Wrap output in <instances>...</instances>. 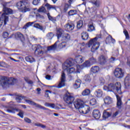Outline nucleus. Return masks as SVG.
Here are the masks:
<instances>
[{"instance_id":"f257e3e1","label":"nucleus","mask_w":130,"mask_h":130,"mask_svg":"<svg viewBox=\"0 0 130 130\" xmlns=\"http://www.w3.org/2000/svg\"><path fill=\"white\" fill-rule=\"evenodd\" d=\"M3 11L4 13L2 14L0 12V27L3 26V23L4 22V25H7V23L9 22V17L7 15H11L13 14V10L10 8H7L6 4L3 5Z\"/></svg>"},{"instance_id":"f03ea898","label":"nucleus","mask_w":130,"mask_h":130,"mask_svg":"<svg viewBox=\"0 0 130 130\" xmlns=\"http://www.w3.org/2000/svg\"><path fill=\"white\" fill-rule=\"evenodd\" d=\"M101 35H98L96 37L93 39H91L88 42V47H91V52H94L95 50H98L99 46H100V39H101Z\"/></svg>"},{"instance_id":"7ed1b4c3","label":"nucleus","mask_w":130,"mask_h":130,"mask_svg":"<svg viewBox=\"0 0 130 130\" xmlns=\"http://www.w3.org/2000/svg\"><path fill=\"white\" fill-rule=\"evenodd\" d=\"M104 89L110 92H117L118 94L121 93V84L119 82L110 83L108 86H104Z\"/></svg>"},{"instance_id":"20e7f679","label":"nucleus","mask_w":130,"mask_h":130,"mask_svg":"<svg viewBox=\"0 0 130 130\" xmlns=\"http://www.w3.org/2000/svg\"><path fill=\"white\" fill-rule=\"evenodd\" d=\"M16 7L22 13H26V12H30L31 11L30 3H29L28 1H21L18 2L16 4Z\"/></svg>"},{"instance_id":"39448f33","label":"nucleus","mask_w":130,"mask_h":130,"mask_svg":"<svg viewBox=\"0 0 130 130\" xmlns=\"http://www.w3.org/2000/svg\"><path fill=\"white\" fill-rule=\"evenodd\" d=\"M15 83L16 79L13 78H9L6 76H3L0 79V84L3 88H7L10 85H14Z\"/></svg>"},{"instance_id":"423d86ee","label":"nucleus","mask_w":130,"mask_h":130,"mask_svg":"<svg viewBox=\"0 0 130 130\" xmlns=\"http://www.w3.org/2000/svg\"><path fill=\"white\" fill-rule=\"evenodd\" d=\"M63 100L68 105H72L74 103V101H75V96H74V94L67 91L63 96Z\"/></svg>"},{"instance_id":"0eeeda50","label":"nucleus","mask_w":130,"mask_h":130,"mask_svg":"<svg viewBox=\"0 0 130 130\" xmlns=\"http://www.w3.org/2000/svg\"><path fill=\"white\" fill-rule=\"evenodd\" d=\"M90 3L94 6V7H92L90 9V12L92 14H93V15H96L97 14V9L100 7L101 2L100 0H90Z\"/></svg>"},{"instance_id":"6e6552de","label":"nucleus","mask_w":130,"mask_h":130,"mask_svg":"<svg viewBox=\"0 0 130 130\" xmlns=\"http://www.w3.org/2000/svg\"><path fill=\"white\" fill-rule=\"evenodd\" d=\"M25 102H26V103L30 104V105H33L34 106H35L37 108H39V109H42L43 110H48V111L49 112L51 111L50 110H49V109H47L45 107L41 106V105L37 104L30 100H25Z\"/></svg>"},{"instance_id":"1a4fd4ad","label":"nucleus","mask_w":130,"mask_h":130,"mask_svg":"<svg viewBox=\"0 0 130 130\" xmlns=\"http://www.w3.org/2000/svg\"><path fill=\"white\" fill-rule=\"evenodd\" d=\"M114 75L117 79H121L123 78L124 73L122 72L121 68H116L114 72Z\"/></svg>"},{"instance_id":"9d476101","label":"nucleus","mask_w":130,"mask_h":130,"mask_svg":"<svg viewBox=\"0 0 130 130\" xmlns=\"http://www.w3.org/2000/svg\"><path fill=\"white\" fill-rule=\"evenodd\" d=\"M61 74V81L56 87L58 89H60V88H62V87L66 86V74H64V71H62Z\"/></svg>"},{"instance_id":"9b49d317","label":"nucleus","mask_w":130,"mask_h":130,"mask_svg":"<svg viewBox=\"0 0 130 130\" xmlns=\"http://www.w3.org/2000/svg\"><path fill=\"white\" fill-rule=\"evenodd\" d=\"M13 102H11L8 104V106H6L7 108H8L6 111L9 113H15L16 111H19V109L14 108L13 107Z\"/></svg>"},{"instance_id":"f8f14e48","label":"nucleus","mask_w":130,"mask_h":130,"mask_svg":"<svg viewBox=\"0 0 130 130\" xmlns=\"http://www.w3.org/2000/svg\"><path fill=\"white\" fill-rule=\"evenodd\" d=\"M74 105L76 109H78V110H79L80 108L83 107V106L84 105V102L82 100L77 99L74 103Z\"/></svg>"},{"instance_id":"ddd939ff","label":"nucleus","mask_w":130,"mask_h":130,"mask_svg":"<svg viewBox=\"0 0 130 130\" xmlns=\"http://www.w3.org/2000/svg\"><path fill=\"white\" fill-rule=\"evenodd\" d=\"M35 48V53L37 55H40V54H43V51H42V47L40 45H36L34 46Z\"/></svg>"},{"instance_id":"4468645a","label":"nucleus","mask_w":130,"mask_h":130,"mask_svg":"<svg viewBox=\"0 0 130 130\" xmlns=\"http://www.w3.org/2000/svg\"><path fill=\"white\" fill-rule=\"evenodd\" d=\"M79 112L80 113H82V114H87L90 112V108L88 106L84 107V105L82 107L79 109Z\"/></svg>"},{"instance_id":"2eb2a0df","label":"nucleus","mask_w":130,"mask_h":130,"mask_svg":"<svg viewBox=\"0 0 130 130\" xmlns=\"http://www.w3.org/2000/svg\"><path fill=\"white\" fill-rule=\"evenodd\" d=\"M64 28L68 31H73V29L75 28V24L73 22H69L64 26Z\"/></svg>"},{"instance_id":"dca6fc26","label":"nucleus","mask_w":130,"mask_h":130,"mask_svg":"<svg viewBox=\"0 0 130 130\" xmlns=\"http://www.w3.org/2000/svg\"><path fill=\"white\" fill-rule=\"evenodd\" d=\"M84 59L83 56L82 55H77L76 56L75 58V61L76 63H82L84 62Z\"/></svg>"},{"instance_id":"f3484780","label":"nucleus","mask_w":130,"mask_h":130,"mask_svg":"<svg viewBox=\"0 0 130 130\" xmlns=\"http://www.w3.org/2000/svg\"><path fill=\"white\" fill-rule=\"evenodd\" d=\"M92 115L95 119H99L101 116L100 111L98 110H94L92 112Z\"/></svg>"},{"instance_id":"a211bd4d","label":"nucleus","mask_w":130,"mask_h":130,"mask_svg":"<svg viewBox=\"0 0 130 130\" xmlns=\"http://www.w3.org/2000/svg\"><path fill=\"white\" fill-rule=\"evenodd\" d=\"M116 98L117 100V108H118V109H121L122 108V102L121 101V98H120V96L118 95H116Z\"/></svg>"},{"instance_id":"6ab92c4d","label":"nucleus","mask_w":130,"mask_h":130,"mask_svg":"<svg viewBox=\"0 0 130 130\" xmlns=\"http://www.w3.org/2000/svg\"><path fill=\"white\" fill-rule=\"evenodd\" d=\"M73 59L67 60L64 63V66L65 67V70H68L69 68H71V67L74 65L73 63Z\"/></svg>"},{"instance_id":"aec40b11","label":"nucleus","mask_w":130,"mask_h":130,"mask_svg":"<svg viewBox=\"0 0 130 130\" xmlns=\"http://www.w3.org/2000/svg\"><path fill=\"white\" fill-rule=\"evenodd\" d=\"M106 44H110V43L114 44L115 43V39H113L112 37L109 35L106 38Z\"/></svg>"},{"instance_id":"412c9836","label":"nucleus","mask_w":130,"mask_h":130,"mask_svg":"<svg viewBox=\"0 0 130 130\" xmlns=\"http://www.w3.org/2000/svg\"><path fill=\"white\" fill-rule=\"evenodd\" d=\"M56 31H57L56 35H57V39H59V38L61 37V35H63V34H64V30H63V29L61 28H57Z\"/></svg>"},{"instance_id":"4be33fe9","label":"nucleus","mask_w":130,"mask_h":130,"mask_svg":"<svg viewBox=\"0 0 130 130\" xmlns=\"http://www.w3.org/2000/svg\"><path fill=\"white\" fill-rule=\"evenodd\" d=\"M15 37L16 39H20V40H25L24 35L20 32H16L15 34Z\"/></svg>"},{"instance_id":"5701e85b","label":"nucleus","mask_w":130,"mask_h":130,"mask_svg":"<svg viewBox=\"0 0 130 130\" xmlns=\"http://www.w3.org/2000/svg\"><path fill=\"white\" fill-rule=\"evenodd\" d=\"M57 43H58V41L56 42L54 45L49 46L47 47L48 51H50L51 50H56V48L57 47Z\"/></svg>"},{"instance_id":"b1692460","label":"nucleus","mask_w":130,"mask_h":130,"mask_svg":"<svg viewBox=\"0 0 130 130\" xmlns=\"http://www.w3.org/2000/svg\"><path fill=\"white\" fill-rule=\"evenodd\" d=\"M62 40L64 41H69L71 39V36L69 34L64 33L61 36Z\"/></svg>"},{"instance_id":"393cba45","label":"nucleus","mask_w":130,"mask_h":130,"mask_svg":"<svg viewBox=\"0 0 130 130\" xmlns=\"http://www.w3.org/2000/svg\"><path fill=\"white\" fill-rule=\"evenodd\" d=\"M99 60L101 64H105L107 61V57L102 55L99 57Z\"/></svg>"},{"instance_id":"a878e982","label":"nucleus","mask_w":130,"mask_h":130,"mask_svg":"<svg viewBox=\"0 0 130 130\" xmlns=\"http://www.w3.org/2000/svg\"><path fill=\"white\" fill-rule=\"evenodd\" d=\"M81 81L80 79H78L75 81V84H74V89H79L81 87Z\"/></svg>"},{"instance_id":"bb28decb","label":"nucleus","mask_w":130,"mask_h":130,"mask_svg":"<svg viewBox=\"0 0 130 130\" xmlns=\"http://www.w3.org/2000/svg\"><path fill=\"white\" fill-rule=\"evenodd\" d=\"M94 94L98 98H101L103 95V91L100 89H98L95 91Z\"/></svg>"},{"instance_id":"cd10ccee","label":"nucleus","mask_w":130,"mask_h":130,"mask_svg":"<svg viewBox=\"0 0 130 130\" xmlns=\"http://www.w3.org/2000/svg\"><path fill=\"white\" fill-rule=\"evenodd\" d=\"M104 100L105 104H107V105H109V104L112 103V99L109 96L105 98Z\"/></svg>"},{"instance_id":"c85d7f7f","label":"nucleus","mask_w":130,"mask_h":130,"mask_svg":"<svg viewBox=\"0 0 130 130\" xmlns=\"http://www.w3.org/2000/svg\"><path fill=\"white\" fill-rule=\"evenodd\" d=\"M100 70V68H99V67L94 66L90 69V71L93 74H96V73H98V72H99Z\"/></svg>"},{"instance_id":"c756f323","label":"nucleus","mask_w":130,"mask_h":130,"mask_svg":"<svg viewBox=\"0 0 130 130\" xmlns=\"http://www.w3.org/2000/svg\"><path fill=\"white\" fill-rule=\"evenodd\" d=\"M47 15L49 19V21H51L53 23H55L56 22V18L51 16V15H50V13H47Z\"/></svg>"},{"instance_id":"7c9ffc66","label":"nucleus","mask_w":130,"mask_h":130,"mask_svg":"<svg viewBox=\"0 0 130 130\" xmlns=\"http://www.w3.org/2000/svg\"><path fill=\"white\" fill-rule=\"evenodd\" d=\"M81 38L82 40H88V38H89V35L87 32H83L81 34Z\"/></svg>"},{"instance_id":"2f4dec72","label":"nucleus","mask_w":130,"mask_h":130,"mask_svg":"<svg viewBox=\"0 0 130 130\" xmlns=\"http://www.w3.org/2000/svg\"><path fill=\"white\" fill-rule=\"evenodd\" d=\"M25 60L26 61H27V62H30V63H32V62H34V61H35V59H34L33 57L29 56L25 57Z\"/></svg>"},{"instance_id":"473e14b6","label":"nucleus","mask_w":130,"mask_h":130,"mask_svg":"<svg viewBox=\"0 0 130 130\" xmlns=\"http://www.w3.org/2000/svg\"><path fill=\"white\" fill-rule=\"evenodd\" d=\"M90 93L91 91H90V89H86L82 91V96H89Z\"/></svg>"},{"instance_id":"72a5a7b5","label":"nucleus","mask_w":130,"mask_h":130,"mask_svg":"<svg viewBox=\"0 0 130 130\" xmlns=\"http://www.w3.org/2000/svg\"><path fill=\"white\" fill-rule=\"evenodd\" d=\"M45 7H46L48 11H50V10H56V7L55 6L50 5L48 4V3H47L45 5Z\"/></svg>"},{"instance_id":"f704fd0d","label":"nucleus","mask_w":130,"mask_h":130,"mask_svg":"<svg viewBox=\"0 0 130 130\" xmlns=\"http://www.w3.org/2000/svg\"><path fill=\"white\" fill-rule=\"evenodd\" d=\"M110 116H111V114L109 112L106 111L104 112L103 115V118L106 119L107 118H108V117H110Z\"/></svg>"},{"instance_id":"c9c22d12","label":"nucleus","mask_w":130,"mask_h":130,"mask_svg":"<svg viewBox=\"0 0 130 130\" xmlns=\"http://www.w3.org/2000/svg\"><path fill=\"white\" fill-rule=\"evenodd\" d=\"M66 46H67V42H62L58 45V48L62 49V48H64Z\"/></svg>"},{"instance_id":"e433bc0d","label":"nucleus","mask_w":130,"mask_h":130,"mask_svg":"<svg viewBox=\"0 0 130 130\" xmlns=\"http://www.w3.org/2000/svg\"><path fill=\"white\" fill-rule=\"evenodd\" d=\"M83 80L86 83H90V82H91V77L89 75H86L84 77Z\"/></svg>"},{"instance_id":"4c0bfd02","label":"nucleus","mask_w":130,"mask_h":130,"mask_svg":"<svg viewBox=\"0 0 130 130\" xmlns=\"http://www.w3.org/2000/svg\"><path fill=\"white\" fill-rule=\"evenodd\" d=\"M34 23H35V22H28L23 27V29H25V30H26V29H28V28H29V27L32 26L33 25V24H34Z\"/></svg>"},{"instance_id":"58836bf2","label":"nucleus","mask_w":130,"mask_h":130,"mask_svg":"<svg viewBox=\"0 0 130 130\" xmlns=\"http://www.w3.org/2000/svg\"><path fill=\"white\" fill-rule=\"evenodd\" d=\"M88 28L87 29V31L88 32H93V31H95V27L93 24H89L88 25Z\"/></svg>"},{"instance_id":"ea45409f","label":"nucleus","mask_w":130,"mask_h":130,"mask_svg":"<svg viewBox=\"0 0 130 130\" xmlns=\"http://www.w3.org/2000/svg\"><path fill=\"white\" fill-rule=\"evenodd\" d=\"M82 67L83 68H89V67H91V63H90V61L86 60L82 64Z\"/></svg>"},{"instance_id":"a19ab883","label":"nucleus","mask_w":130,"mask_h":130,"mask_svg":"<svg viewBox=\"0 0 130 130\" xmlns=\"http://www.w3.org/2000/svg\"><path fill=\"white\" fill-rule=\"evenodd\" d=\"M77 11L76 10H71L69 12H68V15L69 16H75V15H77Z\"/></svg>"},{"instance_id":"79ce46f5","label":"nucleus","mask_w":130,"mask_h":130,"mask_svg":"<svg viewBox=\"0 0 130 130\" xmlns=\"http://www.w3.org/2000/svg\"><path fill=\"white\" fill-rule=\"evenodd\" d=\"M34 28H36L37 29H39V30H41L42 31L43 30V26L42 25H40L39 23H35L34 25Z\"/></svg>"},{"instance_id":"37998d69","label":"nucleus","mask_w":130,"mask_h":130,"mask_svg":"<svg viewBox=\"0 0 130 130\" xmlns=\"http://www.w3.org/2000/svg\"><path fill=\"white\" fill-rule=\"evenodd\" d=\"M83 21L82 20H79L77 22V29H81L83 27Z\"/></svg>"},{"instance_id":"c03bdc74","label":"nucleus","mask_w":130,"mask_h":130,"mask_svg":"<svg viewBox=\"0 0 130 130\" xmlns=\"http://www.w3.org/2000/svg\"><path fill=\"white\" fill-rule=\"evenodd\" d=\"M34 124L36 126L42 127V128H46V126L45 125H43L40 123H34Z\"/></svg>"},{"instance_id":"a18cd8bd","label":"nucleus","mask_w":130,"mask_h":130,"mask_svg":"<svg viewBox=\"0 0 130 130\" xmlns=\"http://www.w3.org/2000/svg\"><path fill=\"white\" fill-rule=\"evenodd\" d=\"M37 12H39V13H46V9L44 7L42 6L37 10Z\"/></svg>"},{"instance_id":"49530a36","label":"nucleus","mask_w":130,"mask_h":130,"mask_svg":"<svg viewBox=\"0 0 130 130\" xmlns=\"http://www.w3.org/2000/svg\"><path fill=\"white\" fill-rule=\"evenodd\" d=\"M90 104L92 105V106H94V105H96L97 101L95 99H92L90 101Z\"/></svg>"},{"instance_id":"de8ad7c7","label":"nucleus","mask_w":130,"mask_h":130,"mask_svg":"<svg viewBox=\"0 0 130 130\" xmlns=\"http://www.w3.org/2000/svg\"><path fill=\"white\" fill-rule=\"evenodd\" d=\"M53 36H54V34H53V32H49L46 35L48 39H50V40H51V39L53 38Z\"/></svg>"},{"instance_id":"09e8293b","label":"nucleus","mask_w":130,"mask_h":130,"mask_svg":"<svg viewBox=\"0 0 130 130\" xmlns=\"http://www.w3.org/2000/svg\"><path fill=\"white\" fill-rule=\"evenodd\" d=\"M130 80V76H127L125 78V83L124 85L125 87H127V86H129V85L127 84V83H128V81Z\"/></svg>"},{"instance_id":"8fccbe9b","label":"nucleus","mask_w":130,"mask_h":130,"mask_svg":"<svg viewBox=\"0 0 130 130\" xmlns=\"http://www.w3.org/2000/svg\"><path fill=\"white\" fill-rule=\"evenodd\" d=\"M123 33L125 36L126 39L128 40V39H129V35H128V32H127V30H126V29H124L123 30Z\"/></svg>"},{"instance_id":"3c124183","label":"nucleus","mask_w":130,"mask_h":130,"mask_svg":"<svg viewBox=\"0 0 130 130\" xmlns=\"http://www.w3.org/2000/svg\"><path fill=\"white\" fill-rule=\"evenodd\" d=\"M69 74H73V73H78V71H76V69L74 68H71L68 70ZM79 73H80L79 72Z\"/></svg>"},{"instance_id":"603ef678","label":"nucleus","mask_w":130,"mask_h":130,"mask_svg":"<svg viewBox=\"0 0 130 130\" xmlns=\"http://www.w3.org/2000/svg\"><path fill=\"white\" fill-rule=\"evenodd\" d=\"M18 111H19V113L17 114V115H18V116H20L21 118H24V112L19 109H18Z\"/></svg>"},{"instance_id":"864d4df0","label":"nucleus","mask_w":130,"mask_h":130,"mask_svg":"<svg viewBox=\"0 0 130 130\" xmlns=\"http://www.w3.org/2000/svg\"><path fill=\"white\" fill-rule=\"evenodd\" d=\"M70 7H71V5L66 4L64 7L63 12L64 13H66L67 12L68 10H69V8Z\"/></svg>"},{"instance_id":"5fc2aeb1","label":"nucleus","mask_w":130,"mask_h":130,"mask_svg":"<svg viewBox=\"0 0 130 130\" xmlns=\"http://www.w3.org/2000/svg\"><path fill=\"white\" fill-rule=\"evenodd\" d=\"M37 19H40V20H44V16L43 15H41L40 14H37L36 15Z\"/></svg>"},{"instance_id":"6e6d98bb","label":"nucleus","mask_w":130,"mask_h":130,"mask_svg":"<svg viewBox=\"0 0 130 130\" xmlns=\"http://www.w3.org/2000/svg\"><path fill=\"white\" fill-rule=\"evenodd\" d=\"M16 100L18 103H21V101H22V97L21 96L16 95Z\"/></svg>"},{"instance_id":"4d7b16f0","label":"nucleus","mask_w":130,"mask_h":130,"mask_svg":"<svg viewBox=\"0 0 130 130\" xmlns=\"http://www.w3.org/2000/svg\"><path fill=\"white\" fill-rule=\"evenodd\" d=\"M40 3V0H34L32 2V4L34 5V6H37Z\"/></svg>"},{"instance_id":"13d9d810","label":"nucleus","mask_w":130,"mask_h":130,"mask_svg":"<svg viewBox=\"0 0 130 130\" xmlns=\"http://www.w3.org/2000/svg\"><path fill=\"white\" fill-rule=\"evenodd\" d=\"M3 37H4V38H8L9 37V32H4L3 34Z\"/></svg>"},{"instance_id":"bf43d9fd","label":"nucleus","mask_w":130,"mask_h":130,"mask_svg":"<svg viewBox=\"0 0 130 130\" xmlns=\"http://www.w3.org/2000/svg\"><path fill=\"white\" fill-rule=\"evenodd\" d=\"M48 93H50V94H51V91H50L49 90H46V93H45V96L46 98H48V97H49V95H48Z\"/></svg>"},{"instance_id":"052dcab7","label":"nucleus","mask_w":130,"mask_h":130,"mask_svg":"<svg viewBox=\"0 0 130 130\" xmlns=\"http://www.w3.org/2000/svg\"><path fill=\"white\" fill-rule=\"evenodd\" d=\"M24 121H25V122H27V123H31V122H32L31 119H29L27 117L24 118Z\"/></svg>"},{"instance_id":"680f3d73","label":"nucleus","mask_w":130,"mask_h":130,"mask_svg":"<svg viewBox=\"0 0 130 130\" xmlns=\"http://www.w3.org/2000/svg\"><path fill=\"white\" fill-rule=\"evenodd\" d=\"M100 84H103L104 83H105V80L103 78H101L100 79Z\"/></svg>"},{"instance_id":"e2e57ef3","label":"nucleus","mask_w":130,"mask_h":130,"mask_svg":"<svg viewBox=\"0 0 130 130\" xmlns=\"http://www.w3.org/2000/svg\"><path fill=\"white\" fill-rule=\"evenodd\" d=\"M90 60L92 63H94V62H96V59L94 57L90 58Z\"/></svg>"},{"instance_id":"0e129e2a","label":"nucleus","mask_w":130,"mask_h":130,"mask_svg":"<svg viewBox=\"0 0 130 130\" xmlns=\"http://www.w3.org/2000/svg\"><path fill=\"white\" fill-rule=\"evenodd\" d=\"M6 66V63L4 62H0V67L1 68H4Z\"/></svg>"},{"instance_id":"69168bd1","label":"nucleus","mask_w":130,"mask_h":130,"mask_svg":"<svg viewBox=\"0 0 130 130\" xmlns=\"http://www.w3.org/2000/svg\"><path fill=\"white\" fill-rule=\"evenodd\" d=\"M49 107H51V108L54 109L55 108V104L50 103Z\"/></svg>"},{"instance_id":"338daca9","label":"nucleus","mask_w":130,"mask_h":130,"mask_svg":"<svg viewBox=\"0 0 130 130\" xmlns=\"http://www.w3.org/2000/svg\"><path fill=\"white\" fill-rule=\"evenodd\" d=\"M37 92H38V94H41V89L40 88H38L36 89Z\"/></svg>"},{"instance_id":"774afa93","label":"nucleus","mask_w":130,"mask_h":130,"mask_svg":"<svg viewBox=\"0 0 130 130\" xmlns=\"http://www.w3.org/2000/svg\"><path fill=\"white\" fill-rule=\"evenodd\" d=\"M109 60H110V62H113L115 60V58L111 57V58L109 59Z\"/></svg>"}]
</instances>
